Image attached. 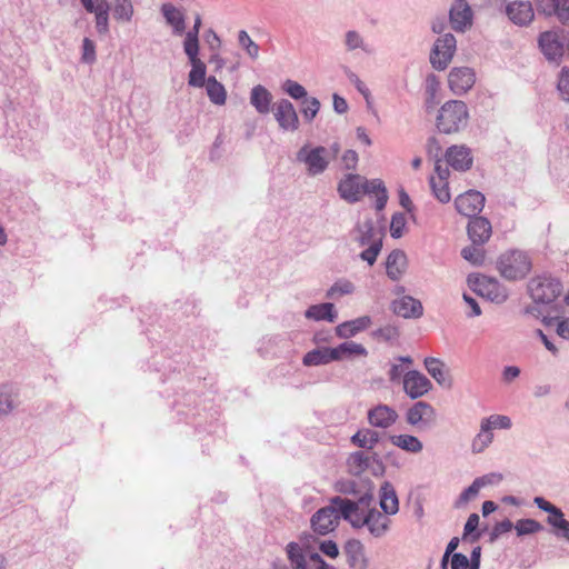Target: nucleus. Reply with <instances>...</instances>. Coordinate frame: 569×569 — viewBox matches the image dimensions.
Instances as JSON below:
<instances>
[{"label":"nucleus","instance_id":"nucleus-59","mask_svg":"<svg viewBox=\"0 0 569 569\" xmlns=\"http://www.w3.org/2000/svg\"><path fill=\"white\" fill-rule=\"evenodd\" d=\"M512 527H513V525L509 519H505L500 522H497L490 532L489 541L493 542L501 535L509 532L512 529Z\"/></svg>","mask_w":569,"mask_h":569},{"label":"nucleus","instance_id":"nucleus-23","mask_svg":"<svg viewBox=\"0 0 569 569\" xmlns=\"http://www.w3.org/2000/svg\"><path fill=\"white\" fill-rule=\"evenodd\" d=\"M391 310L395 315L405 319H417L423 315L422 303L411 296H403L400 299L393 300L391 302Z\"/></svg>","mask_w":569,"mask_h":569},{"label":"nucleus","instance_id":"nucleus-35","mask_svg":"<svg viewBox=\"0 0 569 569\" xmlns=\"http://www.w3.org/2000/svg\"><path fill=\"white\" fill-rule=\"evenodd\" d=\"M335 361L331 356V348H317L307 352L302 358V363L307 367L321 366Z\"/></svg>","mask_w":569,"mask_h":569},{"label":"nucleus","instance_id":"nucleus-47","mask_svg":"<svg viewBox=\"0 0 569 569\" xmlns=\"http://www.w3.org/2000/svg\"><path fill=\"white\" fill-rule=\"evenodd\" d=\"M238 43L246 51V53L256 60L259 57V46L250 38L246 30L238 32Z\"/></svg>","mask_w":569,"mask_h":569},{"label":"nucleus","instance_id":"nucleus-24","mask_svg":"<svg viewBox=\"0 0 569 569\" xmlns=\"http://www.w3.org/2000/svg\"><path fill=\"white\" fill-rule=\"evenodd\" d=\"M191 66L188 76V84L193 88H202L207 83L206 73L207 67L203 61L199 59V51H190L186 53Z\"/></svg>","mask_w":569,"mask_h":569},{"label":"nucleus","instance_id":"nucleus-15","mask_svg":"<svg viewBox=\"0 0 569 569\" xmlns=\"http://www.w3.org/2000/svg\"><path fill=\"white\" fill-rule=\"evenodd\" d=\"M476 81V73L473 69L469 67H456L452 68L448 76V84L450 90L461 96L469 91Z\"/></svg>","mask_w":569,"mask_h":569},{"label":"nucleus","instance_id":"nucleus-42","mask_svg":"<svg viewBox=\"0 0 569 569\" xmlns=\"http://www.w3.org/2000/svg\"><path fill=\"white\" fill-rule=\"evenodd\" d=\"M429 184L435 198L441 203H448L451 199L448 181L437 180L436 177L431 176Z\"/></svg>","mask_w":569,"mask_h":569},{"label":"nucleus","instance_id":"nucleus-61","mask_svg":"<svg viewBox=\"0 0 569 569\" xmlns=\"http://www.w3.org/2000/svg\"><path fill=\"white\" fill-rule=\"evenodd\" d=\"M479 490L480 488L473 480V482L460 493L458 500L456 501V507H460L461 505L467 503L470 499L478 495Z\"/></svg>","mask_w":569,"mask_h":569},{"label":"nucleus","instance_id":"nucleus-43","mask_svg":"<svg viewBox=\"0 0 569 569\" xmlns=\"http://www.w3.org/2000/svg\"><path fill=\"white\" fill-rule=\"evenodd\" d=\"M320 101L316 97H307L300 103V112L307 123H311L320 110Z\"/></svg>","mask_w":569,"mask_h":569},{"label":"nucleus","instance_id":"nucleus-40","mask_svg":"<svg viewBox=\"0 0 569 569\" xmlns=\"http://www.w3.org/2000/svg\"><path fill=\"white\" fill-rule=\"evenodd\" d=\"M493 433L488 429V426L480 423V431L476 435L471 442V450L473 453H480L486 450L492 442Z\"/></svg>","mask_w":569,"mask_h":569},{"label":"nucleus","instance_id":"nucleus-38","mask_svg":"<svg viewBox=\"0 0 569 569\" xmlns=\"http://www.w3.org/2000/svg\"><path fill=\"white\" fill-rule=\"evenodd\" d=\"M286 550L292 569H308L306 556L298 542H289Z\"/></svg>","mask_w":569,"mask_h":569},{"label":"nucleus","instance_id":"nucleus-60","mask_svg":"<svg viewBox=\"0 0 569 569\" xmlns=\"http://www.w3.org/2000/svg\"><path fill=\"white\" fill-rule=\"evenodd\" d=\"M426 150H427L428 156L430 158H432L435 161L441 159L442 148L436 137L428 138L427 144H426Z\"/></svg>","mask_w":569,"mask_h":569},{"label":"nucleus","instance_id":"nucleus-25","mask_svg":"<svg viewBox=\"0 0 569 569\" xmlns=\"http://www.w3.org/2000/svg\"><path fill=\"white\" fill-rule=\"evenodd\" d=\"M407 268V256L403 250H392L386 259V272L392 280L397 281L405 273Z\"/></svg>","mask_w":569,"mask_h":569},{"label":"nucleus","instance_id":"nucleus-52","mask_svg":"<svg viewBox=\"0 0 569 569\" xmlns=\"http://www.w3.org/2000/svg\"><path fill=\"white\" fill-rule=\"evenodd\" d=\"M533 503L542 511L548 512L555 520L565 519V515L558 507L547 501L543 497H535Z\"/></svg>","mask_w":569,"mask_h":569},{"label":"nucleus","instance_id":"nucleus-28","mask_svg":"<svg viewBox=\"0 0 569 569\" xmlns=\"http://www.w3.org/2000/svg\"><path fill=\"white\" fill-rule=\"evenodd\" d=\"M371 325L369 316H362L353 320L345 321L336 327V333L339 338L348 339L358 332L366 330Z\"/></svg>","mask_w":569,"mask_h":569},{"label":"nucleus","instance_id":"nucleus-1","mask_svg":"<svg viewBox=\"0 0 569 569\" xmlns=\"http://www.w3.org/2000/svg\"><path fill=\"white\" fill-rule=\"evenodd\" d=\"M339 197L348 203L360 201L363 194H376V210L381 211L388 202V192L381 179H371L357 174L347 173L337 187Z\"/></svg>","mask_w":569,"mask_h":569},{"label":"nucleus","instance_id":"nucleus-8","mask_svg":"<svg viewBox=\"0 0 569 569\" xmlns=\"http://www.w3.org/2000/svg\"><path fill=\"white\" fill-rule=\"evenodd\" d=\"M296 159L306 164L307 172L311 177L323 173L330 163L329 150L322 146L310 149L308 144H305L298 150Z\"/></svg>","mask_w":569,"mask_h":569},{"label":"nucleus","instance_id":"nucleus-53","mask_svg":"<svg viewBox=\"0 0 569 569\" xmlns=\"http://www.w3.org/2000/svg\"><path fill=\"white\" fill-rule=\"evenodd\" d=\"M199 31L200 28L192 26V28L184 32V41H183V51L184 53H189L190 51H199L200 44H199Z\"/></svg>","mask_w":569,"mask_h":569},{"label":"nucleus","instance_id":"nucleus-13","mask_svg":"<svg viewBox=\"0 0 569 569\" xmlns=\"http://www.w3.org/2000/svg\"><path fill=\"white\" fill-rule=\"evenodd\" d=\"M273 116L278 126L283 131H296L299 129V117L295 106L288 99H280L273 108Z\"/></svg>","mask_w":569,"mask_h":569},{"label":"nucleus","instance_id":"nucleus-7","mask_svg":"<svg viewBox=\"0 0 569 569\" xmlns=\"http://www.w3.org/2000/svg\"><path fill=\"white\" fill-rule=\"evenodd\" d=\"M457 50V40L452 33L439 36L430 51V63L437 71H443L450 64Z\"/></svg>","mask_w":569,"mask_h":569},{"label":"nucleus","instance_id":"nucleus-21","mask_svg":"<svg viewBox=\"0 0 569 569\" xmlns=\"http://www.w3.org/2000/svg\"><path fill=\"white\" fill-rule=\"evenodd\" d=\"M467 233L473 244H485L492 233L491 222L482 216L469 218Z\"/></svg>","mask_w":569,"mask_h":569},{"label":"nucleus","instance_id":"nucleus-41","mask_svg":"<svg viewBox=\"0 0 569 569\" xmlns=\"http://www.w3.org/2000/svg\"><path fill=\"white\" fill-rule=\"evenodd\" d=\"M133 12L134 9L131 0H114L112 14L117 21L130 22Z\"/></svg>","mask_w":569,"mask_h":569},{"label":"nucleus","instance_id":"nucleus-34","mask_svg":"<svg viewBox=\"0 0 569 569\" xmlns=\"http://www.w3.org/2000/svg\"><path fill=\"white\" fill-rule=\"evenodd\" d=\"M348 471L353 476H360L370 468V458L363 451H355L347 458Z\"/></svg>","mask_w":569,"mask_h":569},{"label":"nucleus","instance_id":"nucleus-44","mask_svg":"<svg viewBox=\"0 0 569 569\" xmlns=\"http://www.w3.org/2000/svg\"><path fill=\"white\" fill-rule=\"evenodd\" d=\"M483 244H473L471 243L468 247H465L461 250V257L470 262L472 266H481L485 262V250L482 249Z\"/></svg>","mask_w":569,"mask_h":569},{"label":"nucleus","instance_id":"nucleus-30","mask_svg":"<svg viewBox=\"0 0 569 569\" xmlns=\"http://www.w3.org/2000/svg\"><path fill=\"white\" fill-rule=\"evenodd\" d=\"M305 317L307 319H312L316 321L326 320L328 322H335L338 318V313L335 309V305L331 302H323L319 305L310 306L306 312Z\"/></svg>","mask_w":569,"mask_h":569},{"label":"nucleus","instance_id":"nucleus-6","mask_svg":"<svg viewBox=\"0 0 569 569\" xmlns=\"http://www.w3.org/2000/svg\"><path fill=\"white\" fill-rule=\"evenodd\" d=\"M468 286L477 295L495 303H502L508 299L506 288L496 279L482 274H469Z\"/></svg>","mask_w":569,"mask_h":569},{"label":"nucleus","instance_id":"nucleus-58","mask_svg":"<svg viewBox=\"0 0 569 569\" xmlns=\"http://www.w3.org/2000/svg\"><path fill=\"white\" fill-rule=\"evenodd\" d=\"M401 363H393L389 370V379L395 382L398 381L403 375L402 363H411L412 359L409 356H401L398 358Z\"/></svg>","mask_w":569,"mask_h":569},{"label":"nucleus","instance_id":"nucleus-50","mask_svg":"<svg viewBox=\"0 0 569 569\" xmlns=\"http://www.w3.org/2000/svg\"><path fill=\"white\" fill-rule=\"evenodd\" d=\"M515 529L518 536H525L541 531L543 526L535 519H520L517 521Z\"/></svg>","mask_w":569,"mask_h":569},{"label":"nucleus","instance_id":"nucleus-22","mask_svg":"<svg viewBox=\"0 0 569 569\" xmlns=\"http://www.w3.org/2000/svg\"><path fill=\"white\" fill-rule=\"evenodd\" d=\"M389 515L380 512L377 508H370L366 515H363L362 523H366L369 532L375 538L383 537L389 528L391 520L388 518Z\"/></svg>","mask_w":569,"mask_h":569},{"label":"nucleus","instance_id":"nucleus-20","mask_svg":"<svg viewBox=\"0 0 569 569\" xmlns=\"http://www.w3.org/2000/svg\"><path fill=\"white\" fill-rule=\"evenodd\" d=\"M445 158L447 163L457 171H467L473 163L471 150L463 144L449 147L445 153Z\"/></svg>","mask_w":569,"mask_h":569},{"label":"nucleus","instance_id":"nucleus-39","mask_svg":"<svg viewBox=\"0 0 569 569\" xmlns=\"http://www.w3.org/2000/svg\"><path fill=\"white\" fill-rule=\"evenodd\" d=\"M330 506H333L338 510L340 518L351 520V516L358 511L357 503L353 500L341 498L339 496L330 499Z\"/></svg>","mask_w":569,"mask_h":569},{"label":"nucleus","instance_id":"nucleus-33","mask_svg":"<svg viewBox=\"0 0 569 569\" xmlns=\"http://www.w3.org/2000/svg\"><path fill=\"white\" fill-rule=\"evenodd\" d=\"M367 353L368 351L362 345L353 341H346L336 348H331V356L335 358V361L342 360L353 355L367 356Z\"/></svg>","mask_w":569,"mask_h":569},{"label":"nucleus","instance_id":"nucleus-16","mask_svg":"<svg viewBox=\"0 0 569 569\" xmlns=\"http://www.w3.org/2000/svg\"><path fill=\"white\" fill-rule=\"evenodd\" d=\"M535 4L539 14L556 17L563 26H569V0H535Z\"/></svg>","mask_w":569,"mask_h":569},{"label":"nucleus","instance_id":"nucleus-55","mask_svg":"<svg viewBox=\"0 0 569 569\" xmlns=\"http://www.w3.org/2000/svg\"><path fill=\"white\" fill-rule=\"evenodd\" d=\"M557 90L561 99L569 102V67H563L559 73Z\"/></svg>","mask_w":569,"mask_h":569},{"label":"nucleus","instance_id":"nucleus-27","mask_svg":"<svg viewBox=\"0 0 569 569\" xmlns=\"http://www.w3.org/2000/svg\"><path fill=\"white\" fill-rule=\"evenodd\" d=\"M380 507L389 516H393L399 511L397 492L389 481H385L380 487Z\"/></svg>","mask_w":569,"mask_h":569},{"label":"nucleus","instance_id":"nucleus-63","mask_svg":"<svg viewBox=\"0 0 569 569\" xmlns=\"http://www.w3.org/2000/svg\"><path fill=\"white\" fill-rule=\"evenodd\" d=\"M547 522L560 531V532H558L559 536H561L567 541H569V521L568 520H566V519L555 520V518L548 517Z\"/></svg>","mask_w":569,"mask_h":569},{"label":"nucleus","instance_id":"nucleus-19","mask_svg":"<svg viewBox=\"0 0 569 569\" xmlns=\"http://www.w3.org/2000/svg\"><path fill=\"white\" fill-rule=\"evenodd\" d=\"M433 407L426 401L415 402L406 412V420L410 426L423 428L435 418Z\"/></svg>","mask_w":569,"mask_h":569},{"label":"nucleus","instance_id":"nucleus-4","mask_svg":"<svg viewBox=\"0 0 569 569\" xmlns=\"http://www.w3.org/2000/svg\"><path fill=\"white\" fill-rule=\"evenodd\" d=\"M497 269L505 279L516 281L527 277L532 269V262L525 251L513 249L498 258Z\"/></svg>","mask_w":569,"mask_h":569},{"label":"nucleus","instance_id":"nucleus-64","mask_svg":"<svg viewBox=\"0 0 569 569\" xmlns=\"http://www.w3.org/2000/svg\"><path fill=\"white\" fill-rule=\"evenodd\" d=\"M451 569H468L470 567L469 558L461 553H453L450 562Z\"/></svg>","mask_w":569,"mask_h":569},{"label":"nucleus","instance_id":"nucleus-46","mask_svg":"<svg viewBox=\"0 0 569 569\" xmlns=\"http://www.w3.org/2000/svg\"><path fill=\"white\" fill-rule=\"evenodd\" d=\"M425 367L428 373L440 385L446 380L443 362L437 358L428 357L425 359Z\"/></svg>","mask_w":569,"mask_h":569},{"label":"nucleus","instance_id":"nucleus-54","mask_svg":"<svg viewBox=\"0 0 569 569\" xmlns=\"http://www.w3.org/2000/svg\"><path fill=\"white\" fill-rule=\"evenodd\" d=\"M407 220L406 216L402 212H396L391 217L390 222V234L395 239H399L403 234V230L406 227Z\"/></svg>","mask_w":569,"mask_h":569},{"label":"nucleus","instance_id":"nucleus-29","mask_svg":"<svg viewBox=\"0 0 569 569\" xmlns=\"http://www.w3.org/2000/svg\"><path fill=\"white\" fill-rule=\"evenodd\" d=\"M345 551L347 562L353 569H367L368 562L365 557L363 546L359 540H350L346 543Z\"/></svg>","mask_w":569,"mask_h":569},{"label":"nucleus","instance_id":"nucleus-26","mask_svg":"<svg viewBox=\"0 0 569 569\" xmlns=\"http://www.w3.org/2000/svg\"><path fill=\"white\" fill-rule=\"evenodd\" d=\"M160 11L166 22L172 27L174 34L181 36L186 32V18L178 8L170 2H167L162 3Z\"/></svg>","mask_w":569,"mask_h":569},{"label":"nucleus","instance_id":"nucleus-49","mask_svg":"<svg viewBox=\"0 0 569 569\" xmlns=\"http://www.w3.org/2000/svg\"><path fill=\"white\" fill-rule=\"evenodd\" d=\"M282 90L295 100H303L308 97L306 88L299 82L288 79L282 84Z\"/></svg>","mask_w":569,"mask_h":569},{"label":"nucleus","instance_id":"nucleus-57","mask_svg":"<svg viewBox=\"0 0 569 569\" xmlns=\"http://www.w3.org/2000/svg\"><path fill=\"white\" fill-rule=\"evenodd\" d=\"M96 58L94 42L89 38H84L82 41V61L91 64L96 61Z\"/></svg>","mask_w":569,"mask_h":569},{"label":"nucleus","instance_id":"nucleus-51","mask_svg":"<svg viewBox=\"0 0 569 569\" xmlns=\"http://www.w3.org/2000/svg\"><path fill=\"white\" fill-rule=\"evenodd\" d=\"M355 291V284L347 280H338L336 281L327 291L326 297L329 299L335 298L336 295H350Z\"/></svg>","mask_w":569,"mask_h":569},{"label":"nucleus","instance_id":"nucleus-9","mask_svg":"<svg viewBox=\"0 0 569 569\" xmlns=\"http://www.w3.org/2000/svg\"><path fill=\"white\" fill-rule=\"evenodd\" d=\"M538 46L546 60L557 66L561 62L565 54V42L558 31L541 32L538 37Z\"/></svg>","mask_w":569,"mask_h":569},{"label":"nucleus","instance_id":"nucleus-18","mask_svg":"<svg viewBox=\"0 0 569 569\" xmlns=\"http://www.w3.org/2000/svg\"><path fill=\"white\" fill-rule=\"evenodd\" d=\"M403 389L411 399H417L428 393L431 382L421 372L411 370L403 376Z\"/></svg>","mask_w":569,"mask_h":569},{"label":"nucleus","instance_id":"nucleus-17","mask_svg":"<svg viewBox=\"0 0 569 569\" xmlns=\"http://www.w3.org/2000/svg\"><path fill=\"white\" fill-rule=\"evenodd\" d=\"M398 418V412L393 408L381 403L370 408L367 413L368 422L373 428L388 429Z\"/></svg>","mask_w":569,"mask_h":569},{"label":"nucleus","instance_id":"nucleus-36","mask_svg":"<svg viewBox=\"0 0 569 569\" xmlns=\"http://www.w3.org/2000/svg\"><path fill=\"white\" fill-rule=\"evenodd\" d=\"M389 439L393 446L408 452L417 453L423 448L422 442L411 435H393Z\"/></svg>","mask_w":569,"mask_h":569},{"label":"nucleus","instance_id":"nucleus-5","mask_svg":"<svg viewBox=\"0 0 569 569\" xmlns=\"http://www.w3.org/2000/svg\"><path fill=\"white\" fill-rule=\"evenodd\" d=\"M528 291L536 305H552L562 292L561 282L552 277L539 276L528 283Z\"/></svg>","mask_w":569,"mask_h":569},{"label":"nucleus","instance_id":"nucleus-2","mask_svg":"<svg viewBox=\"0 0 569 569\" xmlns=\"http://www.w3.org/2000/svg\"><path fill=\"white\" fill-rule=\"evenodd\" d=\"M350 234L352 241L359 247L368 246L367 249L360 252L359 258L372 266L382 249L383 236L376 229L373 219L368 217L362 222H357Z\"/></svg>","mask_w":569,"mask_h":569},{"label":"nucleus","instance_id":"nucleus-32","mask_svg":"<svg viewBox=\"0 0 569 569\" xmlns=\"http://www.w3.org/2000/svg\"><path fill=\"white\" fill-rule=\"evenodd\" d=\"M272 94L261 84H257L251 89L250 103L258 113L266 114L270 111Z\"/></svg>","mask_w":569,"mask_h":569},{"label":"nucleus","instance_id":"nucleus-62","mask_svg":"<svg viewBox=\"0 0 569 569\" xmlns=\"http://www.w3.org/2000/svg\"><path fill=\"white\" fill-rule=\"evenodd\" d=\"M337 491L343 495H358V483L355 480H340L336 485Z\"/></svg>","mask_w":569,"mask_h":569},{"label":"nucleus","instance_id":"nucleus-10","mask_svg":"<svg viewBox=\"0 0 569 569\" xmlns=\"http://www.w3.org/2000/svg\"><path fill=\"white\" fill-rule=\"evenodd\" d=\"M339 520L337 508L329 505L317 510L312 515L310 523L317 535L326 536L338 527Z\"/></svg>","mask_w":569,"mask_h":569},{"label":"nucleus","instance_id":"nucleus-37","mask_svg":"<svg viewBox=\"0 0 569 569\" xmlns=\"http://www.w3.org/2000/svg\"><path fill=\"white\" fill-rule=\"evenodd\" d=\"M207 94L209 100L217 106H222L226 103L227 91L221 82H219L216 77L210 76L207 79L206 83Z\"/></svg>","mask_w":569,"mask_h":569},{"label":"nucleus","instance_id":"nucleus-48","mask_svg":"<svg viewBox=\"0 0 569 569\" xmlns=\"http://www.w3.org/2000/svg\"><path fill=\"white\" fill-rule=\"evenodd\" d=\"M481 423L488 426V429L492 432L493 429H510L512 426L511 419L503 415H491L481 420Z\"/></svg>","mask_w":569,"mask_h":569},{"label":"nucleus","instance_id":"nucleus-31","mask_svg":"<svg viewBox=\"0 0 569 569\" xmlns=\"http://www.w3.org/2000/svg\"><path fill=\"white\" fill-rule=\"evenodd\" d=\"M350 441L361 449L371 451L379 443L380 433L371 428H362L351 436Z\"/></svg>","mask_w":569,"mask_h":569},{"label":"nucleus","instance_id":"nucleus-56","mask_svg":"<svg viewBox=\"0 0 569 569\" xmlns=\"http://www.w3.org/2000/svg\"><path fill=\"white\" fill-rule=\"evenodd\" d=\"M345 43H346L347 49L350 51L356 50V49H362V50L367 51L362 37L360 36L359 32H357L355 30L347 31Z\"/></svg>","mask_w":569,"mask_h":569},{"label":"nucleus","instance_id":"nucleus-11","mask_svg":"<svg viewBox=\"0 0 569 569\" xmlns=\"http://www.w3.org/2000/svg\"><path fill=\"white\" fill-rule=\"evenodd\" d=\"M486 198L478 190L470 189L455 199L456 210L468 218L479 216L485 207Z\"/></svg>","mask_w":569,"mask_h":569},{"label":"nucleus","instance_id":"nucleus-45","mask_svg":"<svg viewBox=\"0 0 569 569\" xmlns=\"http://www.w3.org/2000/svg\"><path fill=\"white\" fill-rule=\"evenodd\" d=\"M14 409L13 388L10 385L0 386V415L7 416Z\"/></svg>","mask_w":569,"mask_h":569},{"label":"nucleus","instance_id":"nucleus-3","mask_svg":"<svg viewBox=\"0 0 569 569\" xmlns=\"http://www.w3.org/2000/svg\"><path fill=\"white\" fill-rule=\"evenodd\" d=\"M469 120V110L461 100H449L441 106L436 119V127L440 133L452 134L463 130Z\"/></svg>","mask_w":569,"mask_h":569},{"label":"nucleus","instance_id":"nucleus-12","mask_svg":"<svg viewBox=\"0 0 569 569\" xmlns=\"http://www.w3.org/2000/svg\"><path fill=\"white\" fill-rule=\"evenodd\" d=\"M505 13L518 27H529L535 19V9L528 0H513L506 4Z\"/></svg>","mask_w":569,"mask_h":569},{"label":"nucleus","instance_id":"nucleus-14","mask_svg":"<svg viewBox=\"0 0 569 569\" xmlns=\"http://www.w3.org/2000/svg\"><path fill=\"white\" fill-rule=\"evenodd\" d=\"M473 12L467 0H455L449 10V22L457 32H465L471 28Z\"/></svg>","mask_w":569,"mask_h":569}]
</instances>
